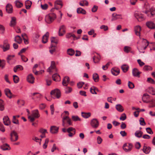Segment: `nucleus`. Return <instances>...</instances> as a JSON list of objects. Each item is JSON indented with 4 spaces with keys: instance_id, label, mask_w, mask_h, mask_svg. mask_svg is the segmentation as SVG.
Wrapping results in <instances>:
<instances>
[{
    "instance_id": "obj_1",
    "label": "nucleus",
    "mask_w": 155,
    "mask_h": 155,
    "mask_svg": "<svg viewBox=\"0 0 155 155\" xmlns=\"http://www.w3.org/2000/svg\"><path fill=\"white\" fill-rule=\"evenodd\" d=\"M148 45V42L146 40L143 39L142 41L140 43V45L138 46L137 49L140 52L144 53V51H142L144 50Z\"/></svg>"
},
{
    "instance_id": "obj_2",
    "label": "nucleus",
    "mask_w": 155,
    "mask_h": 155,
    "mask_svg": "<svg viewBox=\"0 0 155 155\" xmlns=\"http://www.w3.org/2000/svg\"><path fill=\"white\" fill-rule=\"evenodd\" d=\"M56 18V14L53 13H51L47 15L45 18V21L48 23L52 22Z\"/></svg>"
},
{
    "instance_id": "obj_3",
    "label": "nucleus",
    "mask_w": 155,
    "mask_h": 155,
    "mask_svg": "<svg viewBox=\"0 0 155 155\" xmlns=\"http://www.w3.org/2000/svg\"><path fill=\"white\" fill-rule=\"evenodd\" d=\"M51 94L53 98H59L61 96L60 91L58 89H55L52 91L51 92Z\"/></svg>"
},
{
    "instance_id": "obj_4",
    "label": "nucleus",
    "mask_w": 155,
    "mask_h": 155,
    "mask_svg": "<svg viewBox=\"0 0 155 155\" xmlns=\"http://www.w3.org/2000/svg\"><path fill=\"white\" fill-rule=\"evenodd\" d=\"M10 139L12 142L17 141L18 138L17 133L14 130L12 131L10 134Z\"/></svg>"
},
{
    "instance_id": "obj_5",
    "label": "nucleus",
    "mask_w": 155,
    "mask_h": 155,
    "mask_svg": "<svg viewBox=\"0 0 155 155\" xmlns=\"http://www.w3.org/2000/svg\"><path fill=\"white\" fill-rule=\"evenodd\" d=\"M0 47L4 51L8 50L10 48L9 44L8 43V40H5L4 41L3 45H0Z\"/></svg>"
},
{
    "instance_id": "obj_6",
    "label": "nucleus",
    "mask_w": 155,
    "mask_h": 155,
    "mask_svg": "<svg viewBox=\"0 0 155 155\" xmlns=\"http://www.w3.org/2000/svg\"><path fill=\"white\" fill-rule=\"evenodd\" d=\"M54 70L55 72H57L58 70L56 68L55 64L54 61H51L50 66L47 70V71L51 73Z\"/></svg>"
},
{
    "instance_id": "obj_7",
    "label": "nucleus",
    "mask_w": 155,
    "mask_h": 155,
    "mask_svg": "<svg viewBox=\"0 0 155 155\" xmlns=\"http://www.w3.org/2000/svg\"><path fill=\"white\" fill-rule=\"evenodd\" d=\"M134 15L139 21H141L145 19L143 15L138 12H135Z\"/></svg>"
},
{
    "instance_id": "obj_8",
    "label": "nucleus",
    "mask_w": 155,
    "mask_h": 155,
    "mask_svg": "<svg viewBox=\"0 0 155 155\" xmlns=\"http://www.w3.org/2000/svg\"><path fill=\"white\" fill-rule=\"evenodd\" d=\"M66 33V27L64 25L61 26L58 30V35L60 36H62Z\"/></svg>"
},
{
    "instance_id": "obj_9",
    "label": "nucleus",
    "mask_w": 155,
    "mask_h": 155,
    "mask_svg": "<svg viewBox=\"0 0 155 155\" xmlns=\"http://www.w3.org/2000/svg\"><path fill=\"white\" fill-rule=\"evenodd\" d=\"M91 124L92 127L94 128H96L99 126V122L97 119H93L91 121Z\"/></svg>"
},
{
    "instance_id": "obj_10",
    "label": "nucleus",
    "mask_w": 155,
    "mask_h": 155,
    "mask_svg": "<svg viewBox=\"0 0 155 155\" xmlns=\"http://www.w3.org/2000/svg\"><path fill=\"white\" fill-rule=\"evenodd\" d=\"M119 19H122V16L121 14H117L114 13L112 14V18L111 21H112L116 20Z\"/></svg>"
},
{
    "instance_id": "obj_11",
    "label": "nucleus",
    "mask_w": 155,
    "mask_h": 155,
    "mask_svg": "<svg viewBox=\"0 0 155 155\" xmlns=\"http://www.w3.org/2000/svg\"><path fill=\"white\" fill-rule=\"evenodd\" d=\"M66 120L67 123L68 124L69 126L72 125V123L71 121V120L69 117L67 116L64 117L62 119V125L63 126H64L65 123L64 120Z\"/></svg>"
},
{
    "instance_id": "obj_12",
    "label": "nucleus",
    "mask_w": 155,
    "mask_h": 155,
    "mask_svg": "<svg viewBox=\"0 0 155 155\" xmlns=\"http://www.w3.org/2000/svg\"><path fill=\"white\" fill-rule=\"evenodd\" d=\"M133 147V145L131 143H129L128 144H125L123 146V148L126 152L130 151Z\"/></svg>"
},
{
    "instance_id": "obj_13",
    "label": "nucleus",
    "mask_w": 155,
    "mask_h": 155,
    "mask_svg": "<svg viewBox=\"0 0 155 155\" xmlns=\"http://www.w3.org/2000/svg\"><path fill=\"white\" fill-rule=\"evenodd\" d=\"M141 72L139 71L136 68H134L132 70V74L134 77L139 78L140 77V74Z\"/></svg>"
},
{
    "instance_id": "obj_14",
    "label": "nucleus",
    "mask_w": 155,
    "mask_h": 155,
    "mask_svg": "<svg viewBox=\"0 0 155 155\" xmlns=\"http://www.w3.org/2000/svg\"><path fill=\"white\" fill-rule=\"evenodd\" d=\"M31 113V116L34 117L35 118H38L40 116L38 110V109H36L32 111Z\"/></svg>"
},
{
    "instance_id": "obj_15",
    "label": "nucleus",
    "mask_w": 155,
    "mask_h": 155,
    "mask_svg": "<svg viewBox=\"0 0 155 155\" xmlns=\"http://www.w3.org/2000/svg\"><path fill=\"white\" fill-rule=\"evenodd\" d=\"M6 12L9 13H12L13 12V8L12 5L9 4H8L6 6Z\"/></svg>"
},
{
    "instance_id": "obj_16",
    "label": "nucleus",
    "mask_w": 155,
    "mask_h": 155,
    "mask_svg": "<svg viewBox=\"0 0 155 155\" xmlns=\"http://www.w3.org/2000/svg\"><path fill=\"white\" fill-rule=\"evenodd\" d=\"M28 81L31 84H33L34 82L35 78L31 74H29L27 77Z\"/></svg>"
},
{
    "instance_id": "obj_17",
    "label": "nucleus",
    "mask_w": 155,
    "mask_h": 155,
    "mask_svg": "<svg viewBox=\"0 0 155 155\" xmlns=\"http://www.w3.org/2000/svg\"><path fill=\"white\" fill-rule=\"evenodd\" d=\"M147 26L150 29H155V24L152 21H148L146 23Z\"/></svg>"
},
{
    "instance_id": "obj_18",
    "label": "nucleus",
    "mask_w": 155,
    "mask_h": 155,
    "mask_svg": "<svg viewBox=\"0 0 155 155\" xmlns=\"http://www.w3.org/2000/svg\"><path fill=\"white\" fill-rule=\"evenodd\" d=\"M111 71L112 74L115 76L117 75L120 73L119 69L116 68H112Z\"/></svg>"
},
{
    "instance_id": "obj_19",
    "label": "nucleus",
    "mask_w": 155,
    "mask_h": 155,
    "mask_svg": "<svg viewBox=\"0 0 155 155\" xmlns=\"http://www.w3.org/2000/svg\"><path fill=\"white\" fill-rule=\"evenodd\" d=\"M70 81L69 78L67 76L65 77L62 81V84L63 86H66Z\"/></svg>"
},
{
    "instance_id": "obj_20",
    "label": "nucleus",
    "mask_w": 155,
    "mask_h": 155,
    "mask_svg": "<svg viewBox=\"0 0 155 155\" xmlns=\"http://www.w3.org/2000/svg\"><path fill=\"white\" fill-rule=\"evenodd\" d=\"M31 96L32 97V99H35L37 98L40 99L41 97V95L38 93H34L31 94Z\"/></svg>"
},
{
    "instance_id": "obj_21",
    "label": "nucleus",
    "mask_w": 155,
    "mask_h": 155,
    "mask_svg": "<svg viewBox=\"0 0 155 155\" xmlns=\"http://www.w3.org/2000/svg\"><path fill=\"white\" fill-rule=\"evenodd\" d=\"M141 30L140 27L139 25H137L134 27V31L135 34L137 36H140V31Z\"/></svg>"
},
{
    "instance_id": "obj_22",
    "label": "nucleus",
    "mask_w": 155,
    "mask_h": 155,
    "mask_svg": "<svg viewBox=\"0 0 155 155\" xmlns=\"http://www.w3.org/2000/svg\"><path fill=\"white\" fill-rule=\"evenodd\" d=\"M3 123L6 125L8 126L10 123V121L8 116H5L3 118Z\"/></svg>"
},
{
    "instance_id": "obj_23",
    "label": "nucleus",
    "mask_w": 155,
    "mask_h": 155,
    "mask_svg": "<svg viewBox=\"0 0 155 155\" xmlns=\"http://www.w3.org/2000/svg\"><path fill=\"white\" fill-rule=\"evenodd\" d=\"M52 78L53 80L56 81H59L61 80L60 76L57 73L53 75Z\"/></svg>"
},
{
    "instance_id": "obj_24",
    "label": "nucleus",
    "mask_w": 155,
    "mask_h": 155,
    "mask_svg": "<svg viewBox=\"0 0 155 155\" xmlns=\"http://www.w3.org/2000/svg\"><path fill=\"white\" fill-rule=\"evenodd\" d=\"M16 19L15 17H11V20L10 21V26L12 27H14L16 24Z\"/></svg>"
},
{
    "instance_id": "obj_25",
    "label": "nucleus",
    "mask_w": 155,
    "mask_h": 155,
    "mask_svg": "<svg viewBox=\"0 0 155 155\" xmlns=\"http://www.w3.org/2000/svg\"><path fill=\"white\" fill-rule=\"evenodd\" d=\"M151 150V147H147L145 145L143 146V150L144 153L146 154H148L150 152Z\"/></svg>"
},
{
    "instance_id": "obj_26",
    "label": "nucleus",
    "mask_w": 155,
    "mask_h": 155,
    "mask_svg": "<svg viewBox=\"0 0 155 155\" xmlns=\"http://www.w3.org/2000/svg\"><path fill=\"white\" fill-rule=\"evenodd\" d=\"M144 12L147 15L150 17H152L155 15V11H145Z\"/></svg>"
},
{
    "instance_id": "obj_27",
    "label": "nucleus",
    "mask_w": 155,
    "mask_h": 155,
    "mask_svg": "<svg viewBox=\"0 0 155 155\" xmlns=\"http://www.w3.org/2000/svg\"><path fill=\"white\" fill-rule=\"evenodd\" d=\"M49 36V33L47 32L42 37V41L43 43H45L48 41V38Z\"/></svg>"
},
{
    "instance_id": "obj_28",
    "label": "nucleus",
    "mask_w": 155,
    "mask_h": 155,
    "mask_svg": "<svg viewBox=\"0 0 155 155\" xmlns=\"http://www.w3.org/2000/svg\"><path fill=\"white\" fill-rule=\"evenodd\" d=\"M5 95L9 98H11L12 97V94L11 93L10 90L8 88L6 89L5 90Z\"/></svg>"
},
{
    "instance_id": "obj_29",
    "label": "nucleus",
    "mask_w": 155,
    "mask_h": 155,
    "mask_svg": "<svg viewBox=\"0 0 155 155\" xmlns=\"http://www.w3.org/2000/svg\"><path fill=\"white\" fill-rule=\"evenodd\" d=\"M58 128L55 126H52L51 127L50 132L52 134H55L58 132Z\"/></svg>"
},
{
    "instance_id": "obj_30",
    "label": "nucleus",
    "mask_w": 155,
    "mask_h": 155,
    "mask_svg": "<svg viewBox=\"0 0 155 155\" xmlns=\"http://www.w3.org/2000/svg\"><path fill=\"white\" fill-rule=\"evenodd\" d=\"M3 150H9L10 149L9 146L7 143L3 144L0 147Z\"/></svg>"
},
{
    "instance_id": "obj_31",
    "label": "nucleus",
    "mask_w": 155,
    "mask_h": 155,
    "mask_svg": "<svg viewBox=\"0 0 155 155\" xmlns=\"http://www.w3.org/2000/svg\"><path fill=\"white\" fill-rule=\"evenodd\" d=\"M143 133L140 130L137 131L135 133V136L137 137L140 138L142 136Z\"/></svg>"
},
{
    "instance_id": "obj_32",
    "label": "nucleus",
    "mask_w": 155,
    "mask_h": 155,
    "mask_svg": "<svg viewBox=\"0 0 155 155\" xmlns=\"http://www.w3.org/2000/svg\"><path fill=\"white\" fill-rule=\"evenodd\" d=\"M116 108L117 110L120 112H122L124 110L123 107L120 104L117 105L116 106Z\"/></svg>"
},
{
    "instance_id": "obj_33",
    "label": "nucleus",
    "mask_w": 155,
    "mask_h": 155,
    "mask_svg": "<svg viewBox=\"0 0 155 155\" xmlns=\"http://www.w3.org/2000/svg\"><path fill=\"white\" fill-rule=\"evenodd\" d=\"M15 41L18 44H21L22 41V39L19 35L16 36L15 38Z\"/></svg>"
},
{
    "instance_id": "obj_34",
    "label": "nucleus",
    "mask_w": 155,
    "mask_h": 155,
    "mask_svg": "<svg viewBox=\"0 0 155 155\" xmlns=\"http://www.w3.org/2000/svg\"><path fill=\"white\" fill-rule=\"evenodd\" d=\"M81 115L82 117L85 118H87L90 117L91 115L90 113L81 112Z\"/></svg>"
},
{
    "instance_id": "obj_35",
    "label": "nucleus",
    "mask_w": 155,
    "mask_h": 155,
    "mask_svg": "<svg viewBox=\"0 0 155 155\" xmlns=\"http://www.w3.org/2000/svg\"><path fill=\"white\" fill-rule=\"evenodd\" d=\"M148 92L153 95H155V89L152 87H149L148 89Z\"/></svg>"
},
{
    "instance_id": "obj_36",
    "label": "nucleus",
    "mask_w": 155,
    "mask_h": 155,
    "mask_svg": "<svg viewBox=\"0 0 155 155\" xmlns=\"http://www.w3.org/2000/svg\"><path fill=\"white\" fill-rule=\"evenodd\" d=\"M32 4L31 1L29 0H27L25 2V6L26 9H29L31 7Z\"/></svg>"
},
{
    "instance_id": "obj_37",
    "label": "nucleus",
    "mask_w": 155,
    "mask_h": 155,
    "mask_svg": "<svg viewBox=\"0 0 155 155\" xmlns=\"http://www.w3.org/2000/svg\"><path fill=\"white\" fill-rule=\"evenodd\" d=\"M77 12L79 14H85L86 13V11L81 8H79L77 9Z\"/></svg>"
},
{
    "instance_id": "obj_38",
    "label": "nucleus",
    "mask_w": 155,
    "mask_h": 155,
    "mask_svg": "<svg viewBox=\"0 0 155 155\" xmlns=\"http://www.w3.org/2000/svg\"><path fill=\"white\" fill-rule=\"evenodd\" d=\"M93 78L95 82H98L99 80V77L98 74L96 73L94 74L93 75Z\"/></svg>"
},
{
    "instance_id": "obj_39",
    "label": "nucleus",
    "mask_w": 155,
    "mask_h": 155,
    "mask_svg": "<svg viewBox=\"0 0 155 155\" xmlns=\"http://www.w3.org/2000/svg\"><path fill=\"white\" fill-rule=\"evenodd\" d=\"M121 69L124 72H126L129 68V66L127 65L124 64L121 67Z\"/></svg>"
},
{
    "instance_id": "obj_40",
    "label": "nucleus",
    "mask_w": 155,
    "mask_h": 155,
    "mask_svg": "<svg viewBox=\"0 0 155 155\" xmlns=\"http://www.w3.org/2000/svg\"><path fill=\"white\" fill-rule=\"evenodd\" d=\"M15 6L18 8H20L23 5L18 0H16L15 2Z\"/></svg>"
},
{
    "instance_id": "obj_41",
    "label": "nucleus",
    "mask_w": 155,
    "mask_h": 155,
    "mask_svg": "<svg viewBox=\"0 0 155 155\" xmlns=\"http://www.w3.org/2000/svg\"><path fill=\"white\" fill-rule=\"evenodd\" d=\"M67 52L68 55L72 56L74 54V51L72 48H69L67 50Z\"/></svg>"
},
{
    "instance_id": "obj_42",
    "label": "nucleus",
    "mask_w": 155,
    "mask_h": 155,
    "mask_svg": "<svg viewBox=\"0 0 155 155\" xmlns=\"http://www.w3.org/2000/svg\"><path fill=\"white\" fill-rule=\"evenodd\" d=\"M131 49L130 47L128 46H125L124 48V51L126 53H128L131 50Z\"/></svg>"
},
{
    "instance_id": "obj_43",
    "label": "nucleus",
    "mask_w": 155,
    "mask_h": 155,
    "mask_svg": "<svg viewBox=\"0 0 155 155\" xmlns=\"http://www.w3.org/2000/svg\"><path fill=\"white\" fill-rule=\"evenodd\" d=\"M100 60V56L96 57L95 56L93 58V60L94 63H98Z\"/></svg>"
},
{
    "instance_id": "obj_44",
    "label": "nucleus",
    "mask_w": 155,
    "mask_h": 155,
    "mask_svg": "<svg viewBox=\"0 0 155 155\" xmlns=\"http://www.w3.org/2000/svg\"><path fill=\"white\" fill-rule=\"evenodd\" d=\"M90 91L93 94H97L95 91V87L94 86H93L90 88Z\"/></svg>"
},
{
    "instance_id": "obj_45",
    "label": "nucleus",
    "mask_w": 155,
    "mask_h": 155,
    "mask_svg": "<svg viewBox=\"0 0 155 155\" xmlns=\"http://www.w3.org/2000/svg\"><path fill=\"white\" fill-rule=\"evenodd\" d=\"M143 69L145 71L151 70L152 68L149 65H145L144 66Z\"/></svg>"
},
{
    "instance_id": "obj_46",
    "label": "nucleus",
    "mask_w": 155,
    "mask_h": 155,
    "mask_svg": "<svg viewBox=\"0 0 155 155\" xmlns=\"http://www.w3.org/2000/svg\"><path fill=\"white\" fill-rule=\"evenodd\" d=\"M72 118L73 120L74 121L81 120V119L77 116H72Z\"/></svg>"
},
{
    "instance_id": "obj_47",
    "label": "nucleus",
    "mask_w": 155,
    "mask_h": 155,
    "mask_svg": "<svg viewBox=\"0 0 155 155\" xmlns=\"http://www.w3.org/2000/svg\"><path fill=\"white\" fill-rule=\"evenodd\" d=\"M72 89L71 88L69 87H67L65 89V93L68 94L71 92Z\"/></svg>"
},
{
    "instance_id": "obj_48",
    "label": "nucleus",
    "mask_w": 155,
    "mask_h": 155,
    "mask_svg": "<svg viewBox=\"0 0 155 155\" xmlns=\"http://www.w3.org/2000/svg\"><path fill=\"white\" fill-rule=\"evenodd\" d=\"M13 80L15 83H17L19 81V78L16 75L13 76Z\"/></svg>"
},
{
    "instance_id": "obj_49",
    "label": "nucleus",
    "mask_w": 155,
    "mask_h": 155,
    "mask_svg": "<svg viewBox=\"0 0 155 155\" xmlns=\"http://www.w3.org/2000/svg\"><path fill=\"white\" fill-rule=\"evenodd\" d=\"M140 124L141 125L144 126L146 125V123L144 121V119L142 117H141L139 120Z\"/></svg>"
},
{
    "instance_id": "obj_50",
    "label": "nucleus",
    "mask_w": 155,
    "mask_h": 155,
    "mask_svg": "<svg viewBox=\"0 0 155 155\" xmlns=\"http://www.w3.org/2000/svg\"><path fill=\"white\" fill-rule=\"evenodd\" d=\"M128 86L130 89H133L134 87V84L130 81H129L128 82Z\"/></svg>"
},
{
    "instance_id": "obj_51",
    "label": "nucleus",
    "mask_w": 155,
    "mask_h": 155,
    "mask_svg": "<svg viewBox=\"0 0 155 155\" xmlns=\"http://www.w3.org/2000/svg\"><path fill=\"white\" fill-rule=\"evenodd\" d=\"M5 65V61L4 60L1 61L0 59V67H1L2 68H4Z\"/></svg>"
},
{
    "instance_id": "obj_52",
    "label": "nucleus",
    "mask_w": 155,
    "mask_h": 155,
    "mask_svg": "<svg viewBox=\"0 0 155 155\" xmlns=\"http://www.w3.org/2000/svg\"><path fill=\"white\" fill-rule=\"evenodd\" d=\"M110 63H111L110 62H108L105 65H103L102 67L103 69L104 70H106L108 68V67L109 66Z\"/></svg>"
},
{
    "instance_id": "obj_53",
    "label": "nucleus",
    "mask_w": 155,
    "mask_h": 155,
    "mask_svg": "<svg viewBox=\"0 0 155 155\" xmlns=\"http://www.w3.org/2000/svg\"><path fill=\"white\" fill-rule=\"evenodd\" d=\"M126 118V116L125 113H123L120 116V119L123 121L125 120Z\"/></svg>"
},
{
    "instance_id": "obj_54",
    "label": "nucleus",
    "mask_w": 155,
    "mask_h": 155,
    "mask_svg": "<svg viewBox=\"0 0 155 155\" xmlns=\"http://www.w3.org/2000/svg\"><path fill=\"white\" fill-rule=\"evenodd\" d=\"M71 37H72L74 38H76L75 35L72 34L71 33H68L66 35V37L67 38H70Z\"/></svg>"
},
{
    "instance_id": "obj_55",
    "label": "nucleus",
    "mask_w": 155,
    "mask_h": 155,
    "mask_svg": "<svg viewBox=\"0 0 155 155\" xmlns=\"http://www.w3.org/2000/svg\"><path fill=\"white\" fill-rule=\"evenodd\" d=\"M12 122L15 124H19L18 120V119H16L15 116H13Z\"/></svg>"
},
{
    "instance_id": "obj_56",
    "label": "nucleus",
    "mask_w": 155,
    "mask_h": 155,
    "mask_svg": "<svg viewBox=\"0 0 155 155\" xmlns=\"http://www.w3.org/2000/svg\"><path fill=\"white\" fill-rule=\"evenodd\" d=\"M17 103L20 106H24L25 104V102L22 100H18L17 101Z\"/></svg>"
},
{
    "instance_id": "obj_57",
    "label": "nucleus",
    "mask_w": 155,
    "mask_h": 155,
    "mask_svg": "<svg viewBox=\"0 0 155 155\" xmlns=\"http://www.w3.org/2000/svg\"><path fill=\"white\" fill-rule=\"evenodd\" d=\"M40 37V35L38 34H35L33 36V39L35 41H37L38 38Z\"/></svg>"
},
{
    "instance_id": "obj_58",
    "label": "nucleus",
    "mask_w": 155,
    "mask_h": 155,
    "mask_svg": "<svg viewBox=\"0 0 155 155\" xmlns=\"http://www.w3.org/2000/svg\"><path fill=\"white\" fill-rule=\"evenodd\" d=\"M51 43H54L55 44L58 43V40L57 39L54 37H52L51 38Z\"/></svg>"
},
{
    "instance_id": "obj_59",
    "label": "nucleus",
    "mask_w": 155,
    "mask_h": 155,
    "mask_svg": "<svg viewBox=\"0 0 155 155\" xmlns=\"http://www.w3.org/2000/svg\"><path fill=\"white\" fill-rule=\"evenodd\" d=\"M100 28L104 29V31H106L108 30V27L107 26L104 25H103L101 26Z\"/></svg>"
},
{
    "instance_id": "obj_60",
    "label": "nucleus",
    "mask_w": 155,
    "mask_h": 155,
    "mask_svg": "<svg viewBox=\"0 0 155 155\" xmlns=\"http://www.w3.org/2000/svg\"><path fill=\"white\" fill-rule=\"evenodd\" d=\"M84 84V83L83 82H81L77 84V86L79 88H81L83 85Z\"/></svg>"
},
{
    "instance_id": "obj_61",
    "label": "nucleus",
    "mask_w": 155,
    "mask_h": 155,
    "mask_svg": "<svg viewBox=\"0 0 155 155\" xmlns=\"http://www.w3.org/2000/svg\"><path fill=\"white\" fill-rule=\"evenodd\" d=\"M146 130L147 131V133L148 134H152L153 133V132L152 130H151V129L150 127H147L146 128Z\"/></svg>"
},
{
    "instance_id": "obj_62",
    "label": "nucleus",
    "mask_w": 155,
    "mask_h": 155,
    "mask_svg": "<svg viewBox=\"0 0 155 155\" xmlns=\"http://www.w3.org/2000/svg\"><path fill=\"white\" fill-rule=\"evenodd\" d=\"M50 110L51 111V114L52 115H53L54 114V108L53 104H52L50 106Z\"/></svg>"
},
{
    "instance_id": "obj_63",
    "label": "nucleus",
    "mask_w": 155,
    "mask_h": 155,
    "mask_svg": "<svg viewBox=\"0 0 155 155\" xmlns=\"http://www.w3.org/2000/svg\"><path fill=\"white\" fill-rule=\"evenodd\" d=\"M97 9L98 6L96 5H94L92 8L91 11L92 12H95L97 11Z\"/></svg>"
},
{
    "instance_id": "obj_64",
    "label": "nucleus",
    "mask_w": 155,
    "mask_h": 155,
    "mask_svg": "<svg viewBox=\"0 0 155 155\" xmlns=\"http://www.w3.org/2000/svg\"><path fill=\"white\" fill-rule=\"evenodd\" d=\"M21 60L25 62H26L28 61V59L25 56L23 55H21Z\"/></svg>"
}]
</instances>
